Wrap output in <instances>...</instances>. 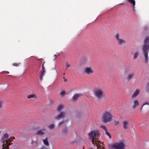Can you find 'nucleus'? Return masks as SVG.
I'll return each instance as SVG.
<instances>
[{
	"instance_id": "9b49d317",
	"label": "nucleus",
	"mask_w": 149,
	"mask_h": 149,
	"mask_svg": "<svg viewBox=\"0 0 149 149\" xmlns=\"http://www.w3.org/2000/svg\"><path fill=\"white\" fill-rule=\"evenodd\" d=\"M82 61L83 64L84 65L87 64L88 62V58L86 56L83 57L82 59Z\"/></svg>"
},
{
	"instance_id": "79ce46f5",
	"label": "nucleus",
	"mask_w": 149,
	"mask_h": 149,
	"mask_svg": "<svg viewBox=\"0 0 149 149\" xmlns=\"http://www.w3.org/2000/svg\"><path fill=\"white\" fill-rule=\"evenodd\" d=\"M88 149H93L92 148H89Z\"/></svg>"
},
{
	"instance_id": "f704fd0d",
	"label": "nucleus",
	"mask_w": 149,
	"mask_h": 149,
	"mask_svg": "<svg viewBox=\"0 0 149 149\" xmlns=\"http://www.w3.org/2000/svg\"><path fill=\"white\" fill-rule=\"evenodd\" d=\"M146 104H147V105H149V102H146V103H145L142 106V107L144 105H146Z\"/></svg>"
},
{
	"instance_id": "0eeeda50",
	"label": "nucleus",
	"mask_w": 149,
	"mask_h": 149,
	"mask_svg": "<svg viewBox=\"0 0 149 149\" xmlns=\"http://www.w3.org/2000/svg\"><path fill=\"white\" fill-rule=\"evenodd\" d=\"M115 37L118 45H122L123 44H125L126 42L125 40L121 38L120 36L118 33H117L115 35Z\"/></svg>"
},
{
	"instance_id": "f3484780",
	"label": "nucleus",
	"mask_w": 149,
	"mask_h": 149,
	"mask_svg": "<svg viewBox=\"0 0 149 149\" xmlns=\"http://www.w3.org/2000/svg\"><path fill=\"white\" fill-rule=\"evenodd\" d=\"M27 98L28 99H30L31 98H37L35 94H32V95H27Z\"/></svg>"
},
{
	"instance_id": "6ab92c4d",
	"label": "nucleus",
	"mask_w": 149,
	"mask_h": 149,
	"mask_svg": "<svg viewBox=\"0 0 149 149\" xmlns=\"http://www.w3.org/2000/svg\"><path fill=\"white\" fill-rule=\"evenodd\" d=\"M134 105L133 106V108L135 109L136 106H138L139 104L138 101L137 100H135L134 102Z\"/></svg>"
},
{
	"instance_id": "a19ab883",
	"label": "nucleus",
	"mask_w": 149,
	"mask_h": 149,
	"mask_svg": "<svg viewBox=\"0 0 149 149\" xmlns=\"http://www.w3.org/2000/svg\"><path fill=\"white\" fill-rule=\"evenodd\" d=\"M54 56L55 57V59H56V55H54Z\"/></svg>"
},
{
	"instance_id": "6e6552de",
	"label": "nucleus",
	"mask_w": 149,
	"mask_h": 149,
	"mask_svg": "<svg viewBox=\"0 0 149 149\" xmlns=\"http://www.w3.org/2000/svg\"><path fill=\"white\" fill-rule=\"evenodd\" d=\"M84 73L87 75H90L94 73V70L91 67H86L84 69Z\"/></svg>"
},
{
	"instance_id": "e433bc0d",
	"label": "nucleus",
	"mask_w": 149,
	"mask_h": 149,
	"mask_svg": "<svg viewBox=\"0 0 149 149\" xmlns=\"http://www.w3.org/2000/svg\"><path fill=\"white\" fill-rule=\"evenodd\" d=\"M67 132H68V130H67L66 129H65L64 130V132L65 133H67Z\"/></svg>"
},
{
	"instance_id": "4468645a",
	"label": "nucleus",
	"mask_w": 149,
	"mask_h": 149,
	"mask_svg": "<svg viewBox=\"0 0 149 149\" xmlns=\"http://www.w3.org/2000/svg\"><path fill=\"white\" fill-rule=\"evenodd\" d=\"M134 74L133 72H132L130 74H129L127 76V79L128 81H130L134 76Z\"/></svg>"
},
{
	"instance_id": "72a5a7b5",
	"label": "nucleus",
	"mask_w": 149,
	"mask_h": 149,
	"mask_svg": "<svg viewBox=\"0 0 149 149\" xmlns=\"http://www.w3.org/2000/svg\"><path fill=\"white\" fill-rule=\"evenodd\" d=\"M10 140H11V142L12 141V140L14 139H15V138L14 136H13V137L11 136L10 137Z\"/></svg>"
},
{
	"instance_id": "f257e3e1",
	"label": "nucleus",
	"mask_w": 149,
	"mask_h": 149,
	"mask_svg": "<svg viewBox=\"0 0 149 149\" xmlns=\"http://www.w3.org/2000/svg\"><path fill=\"white\" fill-rule=\"evenodd\" d=\"M89 138L92 140V143L95 145L99 141L100 134L98 130H96L90 132L88 134Z\"/></svg>"
},
{
	"instance_id": "9d476101",
	"label": "nucleus",
	"mask_w": 149,
	"mask_h": 149,
	"mask_svg": "<svg viewBox=\"0 0 149 149\" xmlns=\"http://www.w3.org/2000/svg\"><path fill=\"white\" fill-rule=\"evenodd\" d=\"M81 94L79 93H77L74 94L72 98V100L73 101H76L79 97L80 96Z\"/></svg>"
},
{
	"instance_id": "20e7f679",
	"label": "nucleus",
	"mask_w": 149,
	"mask_h": 149,
	"mask_svg": "<svg viewBox=\"0 0 149 149\" xmlns=\"http://www.w3.org/2000/svg\"><path fill=\"white\" fill-rule=\"evenodd\" d=\"M145 45L143 47V54L146 58V62L147 63L148 61V50L149 49V37H147L145 39Z\"/></svg>"
},
{
	"instance_id": "37998d69",
	"label": "nucleus",
	"mask_w": 149,
	"mask_h": 149,
	"mask_svg": "<svg viewBox=\"0 0 149 149\" xmlns=\"http://www.w3.org/2000/svg\"><path fill=\"white\" fill-rule=\"evenodd\" d=\"M63 74L64 75H65V73H64Z\"/></svg>"
},
{
	"instance_id": "2f4dec72",
	"label": "nucleus",
	"mask_w": 149,
	"mask_h": 149,
	"mask_svg": "<svg viewBox=\"0 0 149 149\" xmlns=\"http://www.w3.org/2000/svg\"><path fill=\"white\" fill-rule=\"evenodd\" d=\"M39 149H47V148L45 146H42Z\"/></svg>"
},
{
	"instance_id": "4be33fe9",
	"label": "nucleus",
	"mask_w": 149,
	"mask_h": 149,
	"mask_svg": "<svg viewBox=\"0 0 149 149\" xmlns=\"http://www.w3.org/2000/svg\"><path fill=\"white\" fill-rule=\"evenodd\" d=\"M139 55V53L138 52H136L135 53L134 55V59H136Z\"/></svg>"
},
{
	"instance_id": "423d86ee",
	"label": "nucleus",
	"mask_w": 149,
	"mask_h": 149,
	"mask_svg": "<svg viewBox=\"0 0 149 149\" xmlns=\"http://www.w3.org/2000/svg\"><path fill=\"white\" fill-rule=\"evenodd\" d=\"M8 137V134L7 133L5 134L2 139V141L3 142V143L2 145L3 146V149H9V146L12 144L10 139H7Z\"/></svg>"
},
{
	"instance_id": "c9c22d12",
	"label": "nucleus",
	"mask_w": 149,
	"mask_h": 149,
	"mask_svg": "<svg viewBox=\"0 0 149 149\" xmlns=\"http://www.w3.org/2000/svg\"><path fill=\"white\" fill-rule=\"evenodd\" d=\"M70 66V65L69 64H67V65H66V69H67V68L68 67H69Z\"/></svg>"
},
{
	"instance_id": "7c9ffc66",
	"label": "nucleus",
	"mask_w": 149,
	"mask_h": 149,
	"mask_svg": "<svg viewBox=\"0 0 149 149\" xmlns=\"http://www.w3.org/2000/svg\"><path fill=\"white\" fill-rule=\"evenodd\" d=\"M64 121H62L61 122H60L58 124L59 126H60L61 125L63 124L64 123Z\"/></svg>"
},
{
	"instance_id": "7ed1b4c3",
	"label": "nucleus",
	"mask_w": 149,
	"mask_h": 149,
	"mask_svg": "<svg viewBox=\"0 0 149 149\" xmlns=\"http://www.w3.org/2000/svg\"><path fill=\"white\" fill-rule=\"evenodd\" d=\"M94 96L98 99H101L104 97L105 95L104 90L102 88H95L93 91Z\"/></svg>"
},
{
	"instance_id": "c85d7f7f",
	"label": "nucleus",
	"mask_w": 149,
	"mask_h": 149,
	"mask_svg": "<svg viewBox=\"0 0 149 149\" xmlns=\"http://www.w3.org/2000/svg\"><path fill=\"white\" fill-rule=\"evenodd\" d=\"M100 127H101V128H102L103 130H104L105 131V132H106V131H107V129L106 128L105 126H101Z\"/></svg>"
},
{
	"instance_id": "39448f33",
	"label": "nucleus",
	"mask_w": 149,
	"mask_h": 149,
	"mask_svg": "<svg viewBox=\"0 0 149 149\" xmlns=\"http://www.w3.org/2000/svg\"><path fill=\"white\" fill-rule=\"evenodd\" d=\"M125 143L122 141L109 144L108 145L109 149H125Z\"/></svg>"
},
{
	"instance_id": "393cba45",
	"label": "nucleus",
	"mask_w": 149,
	"mask_h": 149,
	"mask_svg": "<svg viewBox=\"0 0 149 149\" xmlns=\"http://www.w3.org/2000/svg\"><path fill=\"white\" fill-rule=\"evenodd\" d=\"M20 64V63H14L13 64V65L17 67L19 66V65Z\"/></svg>"
},
{
	"instance_id": "cd10ccee",
	"label": "nucleus",
	"mask_w": 149,
	"mask_h": 149,
	"mask_svg": "<svg viewBox=\"0 0 149 149\" xmlns=\"http://www.w3.org/2000/svg\"><path fill=\"white\" fill-rule=\"evenodd\" d=\"M114 123L115 125L117 126L119 125V122L118 121L114 120Z\"/></svg>"
},
{
	"instance_id": "473e14b6",
	"label": "nucleus",
	"mask_w": 149,
	"mask_h": 149,
	"mask_svg": "<svg viewBox=\"0 0 149 149\" xmlns=\"http://www.w3.org/2000/svg\"><path fill=\"white\" fill-rule=\"evenodd\" d=\"M2 107V103L1 101H0V109Z\"/></svg>"
},
{
	"instance_id": "dca6fc26",
	"label": "nucleus",
	"mask_w": 149,
	"mask_h": 149,
	"mask_svg": "<svg viewBox=\"0 0 149 149\" xmlns=\"http://www.w3.org/2000/svg\"><path fill=\"white\" fill-rule=\"evenodd\" d=\"M128 2H130L132 4V6L133 8H134L135 5V1L134 0H127Z\"/></svg>"
},
{
	"instance_id": "a211bd4d",
	"label": "nucleus",
	"mask_w": 149,
	"mask_h": 149,
	"mask_svg": "<svg viewBox=\"0 0 149 149\" xmlns=\"http://www.w3.org/2000/svg\"><path fill=\"white\" fill-rule=\"evenodd\" d=\"M43 141L44 144L47 146H49V143L48 142L47 139V138H46L45 139H43Z\"/></svg>"
},
{
	"instance_id": "412c9836",
	"label": "nucleus",
	"mask_w": 149,
	"mask_h": 149,
	"mask_svg": "<svg viewBox=\"0 0 149 149\" xmlns=\"http://www.w3.org/2000/svg\"><path fill=\"white\" fill-rule=\"evenodd\" d=\"M45 71H41V75L40 76V79L41 81H42V77L44 76L45 75Z\"/></svg>"
},
{
	"instance_id": "c03bdc74",
	"label": "nucleus",
	"mask_w": 149,
	"mask_h": 149,
	"mask_svg": "<svg viewBox=\"0 0 149 149\" xmlns=\"http://www.w3.org/2000/svg\"><path fill=\"white\" fill-rule=\"evenodd\" d=\"M8 76H11V75H9Z\"/></svg>"
},
{
	"instance_id": "aec40b11",
	"label": "nucleus",
	"mask_w": 149,
	"mask_h": 149,
	"mask_svg": "<svg viewBox=\"0 0 149 149\" xmlns=\"http://www.w3.org/2000/svg\"><path fill=\"white\" fill-rule=\"evenodd\" d=\"M64 106L62 104H61L59 105L57 108V110L58 111H61L63 108Z\"/></svg>"
},
{
	"instance_id": "58836bf2",
	"label": "nucleus",
	"mask_w": 149,
	"mask_h": 149,
	"mask_svg": "<svg viewBox=\"0 0 149 149\" xmlns=\"http://www.w3.org/2000/svg\"><path fill=\"white\" fill-rule=\"evenodd\" d=\"M3 72L6 73L7 74H9V72H8L7 71H4Z\"/></svg>"
},
{
	"instance_id": "4c0bfd02",
	"label": "nucleus",
	"mask_w": 149,
	"mask_h": 149,
	"mask_svg": "<svg viewBox=\"0 0 149 149\" xmlns=\"http://www.w3.org/2000/svg\"><path fill=\"white\" fill-rule=\"evenodd\" d=\"M63 78L64 79V81L66 82L67 81V79H65V77H63Z\"/></svg>"
},
{
	"instance_id": "ea45409f",
	"label": "nucleus",
	"mask_w": 149,
	"mask_h": 149,
	"mask_svg": "<svg viewBox=\"0 0 149 149\" xmlns=\"http://www.w3.org/2000/svg\"><path fill=\"white\" fill-rule=\"evenodd\" d=\"M147 27H144V30H146L147 29Z\"/></svg>"
},
{
	"instance_id": "b1692460",
	"label": "nucleus",
	"mask_w": 149,
	"mask_h": 149,
	"mask_svg": "<svg viewBox=\"0 0 149 149\" xmlns=\"http://www.w3.org/2000/svg\"><path fill=\"white\" fill-rule=\"evenodd\" d=\"M146 90L147 91L149 92V83L147 84Z\"/></svg>"
},
{
	"instance_id": "f03ea898",
	"label": "nucleus",
	"mask_w": 149,
	"mask_h": 149,
	"mask_svg": "<svg viewBox=\"0 0 149 149\" xmlns=\"http://www.w3.org/2000/svg\"><path fill=\"white\" fill-rule=\"evenodd\" d=\"M114 118V117L112 115L111 111H106L103 113L102 119L104 123H107L111 121Z\"/></svg>"
},
{
	"instance_id": "2eb2a0df",
	"label": "nucleus",
	"mask_w": 149,
	"mask_h": 149,
	"mask_svg": "<svg viewBox=\"0 0 149 149\" xmlns=\"http://www.w3.org/2000/svg\"><path fill=\"white\" fill-rule=\"evenodd\" d=\"M129 123L127 121H124L123 122V127L124 129H127V126H128Z\"/></svg>"
},
{
	"instance_id": "f8f14e48",
	"label": "nucleus",
	"mask_w": 149,
	"mask_h": 149,
	"mask_svg": "<svg viewBox=\"0 0 149 149\" xmlns=\"http://www.w3.org/2000/svg\"><path fill=\"white\" fill-rule=\"evenodd\" d=\"M45 130V129H43L42 130H40L37 131L36 133V134L38 135H43L45 133L43 132Z\"/></svg>"
},
{
	"instance_id": "1a4fd4ad",
	"label": "nucleus",
	"mask_w": 149,
	"mask_h": 149,
	"mask_svg": "<svg viewBox=\"0 0 149 149\" xmlns=\"http://www.w3.org/2000/svg\"><path fill=\"white\" fill-rule=\"evenodd\" d=\"M66 113L65 112H61L60 114L57 116L55 117V118L56 119L59 120L60 119L63 118L66 115Z\"/></svg>"
},
{
	"instance_id": "a878e982",
	"label": "nucleus",
	"mask_w": 149,
	"mask_h": 149,
	"mask_svg": "<svg viewBox=\"0 0 149 149\" xmlns=\"http://www.w3.org/2000/svg\"><path fill=\"white\" fill-rule=\"evenodd\" d=\"M106 134L108 136L109 138L111 139V136L110 134L107 132V130L105 132Z\"/></svg>"
},
{
	"instance_id": "ddd939ff",
	"label": "nucleus",
	"mask_w": 149,
	"mask_h": 149,
	"mask_svg": "<svg viewBox=\"0 0 149 149\" xmlns=\"http://www.w3.org/2000/svg\"><path fill=\"white\" fill-rule=\"evenodd\" d=\"M140 91L139 89H136L134 92L133 94L132 95V98H135L139 93Z\"/></svg>"
},
{
	"instance_id": "bb28decb",
	"label": "nucleus",
	"mask_w": 149,
	"mask_h": 149,
	"mask_svg": "<svg viewBox=\"0 0 149 149\" xmlns=\"http://www.w3.org/2000/svg\"><path fill=\"white\" fill-rule=\"evenodd\" d=\"M66 94L65 92L63 91L60 93V95L62 96H64Z\"/></svg>"
},
{
	"instance_id": "5701e85b",
	"label": "nucleus",
	"mask_w": 149,
	"mask_h": 149,
	"mask_svg": "<svg viewBox=\"0 0 149 149\" xmlns=\"http://www.w3.org/2000/svg\"><path fill=\"white\" fill-rule=\"evenodd\" d=\"M54 124H51L48 126V128L50 130L53 129H54Z\"/></svg>"
},
{
	"instance_id": "c756f323",
	"label": "nucleus",
	"mask_w": 149,
	"mask_h": 149,
	"mask_svg": "<svg viewBox=\"0 0 149 149\" xmlns=\"http://www.w3.org/2000/svg\"><path fill=\"white\" fill-rule=\"evenodd\" d=\"M45 63V62L43 63L42 65V70H41L42 71H45V68L44 66V64Z\"/></svg>"
}]
</instances>
